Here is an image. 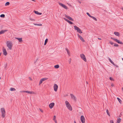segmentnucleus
Listing matches in <instances>:
<instances>
[{
	"instance_id": "8fccbe9b",
	"label": "nucleus",
	"mask_w": 123,
	"mask_h": 123,
	"mask_svg": "<svg viewBox=\"0 0 123 123\" xmlns=\"http://www.w3.org/2000/svg\"><path fill=\"white\" fill-rule=\"evenodd\" d=\"M114 66H115L117 67H118V66H117V65H114Z\"/></svg>"
},
{
	"instance_id": "5fc2aeb1",
	"label": "nucleus",
	"mask_w": 123,
	"mask_h": 123,
	"mask_svg": "<svg viewBox=\"0 0 123 123\" xmlns=\"http://www.w3.org/2000/svg\"><path fill=\"white\" fill-rule=\"evenodd\" d=\"M121 9H122V10L123 11V8H122Z\"/></svg>"
},
{
	"instance_id": "1a4fd4ad",
	"label": "nucleus",
	"mask_w": 123,
	"mask_h": 123,
	"mask_svg": "<svg viewBox=\"0 0 123 123\" xmlns=\"http://www.w3.org/2000/svg\"><path fill=\"white\" fill-rule=\"evenodd\" d=\"M78 37L80 39V40L82 42H85V40H84L83 38L81 36L78 34H77Z\"/></svg>"
},
{
	"instance_id": "de8ad7c7",
	"label": "nucleus",
	"mask_w": 123,
	"mask_h": 123,
	"mask_svg": "<svg viewBox=\"0 0 123 123\" xmlns=\"http://www.w3.org/2000/svg\"><path fill=\"white\" fill-rule=\"evenodd\" d=\"M34 25H38V24H35L34 23Z\"/></svg>"
},
{
	"instance_id": "a211bd4d",
	"label": "nucleus",
	"mask_w": 123,
	"mask_h": 123,
	"mask_svg": "<svg viewBox=\"0 0 123 123\" xmlns=\"http://www.w3.org/2000/svg\"><path fill=\"white\" fill-rule=\"evenodd\" d=\"M56 116H54L53 117V120L54 121L55 123H57V121L55 119Z\"/></svg>"
},
{
	"instance_id": "a878e982",
	"label": "nucleus",
	"mask_w": 123,
	"mask_h": 123,
	"mask_svg": "<svg viewBox=\"0 0 123 123\" xmlns=\"http://www.w3.org/2000/svg\"><path fill=\"white\" fill-rule=\"evenodd\" d=\"M91 18H92L94 20H95V21H97V19L95 18L94 17L92 16L91 17Z\"/></svg>"
},
{
	"instance_id": "864d4df0",
	"label": "nucleus",
	"mask_w": 123,
	"mask_h": 123,
	"mask_svg": "<svg viewBox=\"0 0 123 123\" xmlns=\"http://www.w3.org/2000/svg\"><path fill=\"white\" fill-rule=\"evenodd\" d=\"M74 123H76L75 121H74Z\"/></svg>"
},
{
	"instance_id": "c85d7f7f",
	"label": "nucleus",
	"mask_w": 123,
	"mask_h": 123,
	"mask_svg": "<svg viewBox=\"0 0 123 123\" xmlns=\"http://www.w3.org/2000/svg\"><path fill=\"white\" fill-rule=\"evenodd\" d=\"M117 99L118 100V101L121 104L122 103V101L121 100L118 98H117Z\"/></svg>"
},
{
	"instance_id": "79ce46f5",
	"label": "nucleus",
	"mask_w": 123,
	"mask_h": 123,
	"mask_svg": "<svg viewBox=\"0 0 123 123\" xmlns=\"http://www.w3.org/2000/svg\"><path fill=\"white\" fill-rule=\"evenodd\" d=\"M65 17L66 18H68V17L69 16H68L66 14H65Z\"/></svg>"
},
{
	"instance_id": "4468645a",
	"label": "nucleus",
	"mask_w": 123,
	"mask_h": 123,
	"mask_svg": "<svg viewBox=\"0 0 123 123\" xmlns=\"http://www.w3.org/2000/svg\"><path fill=\"white\" fill-rule=\"evenodd\" d=\"M7 31L8 30H2L0 31V34H3L5 32H7Z\"/></svg>"
},
{
	"instance_id": "58836bf2",
	"label": "nucleus",
	"mask_w": 123,
	"mask_h": 123,
	"mask_svg": "<svg viewBox=\"0 0 123 123\" xmlns=\"http://www.w3.org/2000/svg\"><path fill=\"white\" fill-rule=\"evenodd\" d=\"M7 66V64H6V65H5V67H4V68H5L6 70V69Z\"/></svg>"
},
{
	"instance_id": "a19ab883",
	"label": "nucleus",
	"mask_w": 123,
	"mask_h": 123,
	"mask_svg": "<svg viewBox=\"0 0 123 123\" xmlns=\"http://www.w3.org/2000/svg\"><path fill=\"white\" fill-rule=\"evenodd\" d=\"M109 79L111 80H113V79L112 77H110L109 78Z\"/></svg>"
},
{
	"instance_id": "a18cd8bd",
	"label": "nucleus",
	"mask_w": 123,
	"mask_h": 123,
	"mask_svg": "<svg viewBox=\"0 0 123 123\" xmlns=\"http://www.w3.org/2000/svg\"><path fill=\"white\" fill-rule=\"evenodd\" d=\"M30 20H31V21H33V20H34L32 18H30Z\"/></svg>"
},
{
	"instance_id": "f704fd0d",
	"label": "nucleus",
	"mask_w": 123,
	"mask_h": 123,
	"mask_svg": "<svg viewBox=\"0 0 123 123\" xmlns=\"http://www.w3.org/2000/svg\"><path fill=\"white\" fill-rule=\"evenodd\" d=\"M43 82V81L42 80H41V79L39 82V85L41 84Z\"/></svg>"
},
{
	"instance_id": "7ed1b4c3",
	"label": "nucleus",
	"mask_w": 123,
	"mask_h": 123,
	"mask_svg": "<svg viewBox=\"0 0 123 123\" xmlns=\"http://www.w3.org/2000/svg\"><path fill=\"white\" fill-rule=\"evenodd\" d=\"M1 111L2 114V117L3 118H4L6 115V111L4 108H1Z\"/></svg>"
},
{
	"instance_id": "603ef678",
	"label": "nucleus",
	"mask_w": 123,
	"mask_h": 123,
	"mask_svg": "<svg viewBox=\"0 0 123 123\" xmlns=\"http://www.w3.org/2000/svg\"><path fill=\"white\" fill-rule=\"evenodd\" d=\"M98 39H99V40H101V39L100 38H98Z\"/></svg>"
},
{
	"instance_id": "2f4dec72",
	"label": "nucleus",
	"mask_w": 123,
	"mask_h": 123,
	"mask_svg": "<svg viewBox=\"0 0 123 123\" xmlns=\"http://www.w3.org/2000/svg\"><path fill=\"white\" fill-rule=\"evenodd\" d=\"M0 17L2 18H4L5 17V15L4 14H2L0 15Z\"/></svg>"
},
{
	"instance_id": "3c124183",
	"label": "nucleus",
	"mask_w": 123,
	"mask_h": 123,
	"mask_svg": "<svg viewBox=\"0 0 123 123\" xmlns=\"http://www.w3.org/2000/svg\"><path fill=\"white\" fill-rule=\"evenodd\" d=\"M78 2H79V3L80 4L81 3V2L80 1H78Z\"/></svg>"
},
{
	"instance_id": "393cba45",
	"label": "nucleus",
	"mask_w": 123,
	"mask_h": 123,
	"mask_svg": "<svg viewBox=\"0 0 123 123\" xmlns=\"http://www.w3.org/2000/svg\"><path fill=\"white\" fill-rule=\"evenodd\" d=\"M48 41V39L47 38L46 39V40H45V42H44V45H45L46 44V43H47Z\"/></svg>"
},
{
	"instance_id": "20e7f679",
	"label": "nucleus",
	"mask_w": 123,
	"mask_h": 123,
	"mask_svg": "<svg viewBox=\"0 0 123 123\" xmlns=\"http://www.w3.org/2000/svg\"><path fill=\"white\" fill-rule=\"evenodd\" d=\"M80 57L85 62H86V60L85 55L83 54L80 55Z\"/></svg>"
},
{
	"instance_id": "e433bc0d",
	"label": "nucleus",
	"mask_w": 123,
	"mask_h": 123,
	"mask_svg": "<svg viewBox=\"0 0 123 123\" xmlns=\"http://www.w3.org/2000/svg\"><path fill=\"white\" fill-rule=\"evenodd\" d=\"M71 60V58H70L68 60V61L69 64H70Z\"/></svg>"
},
{
	"instance_id": "6ab92c4d",
	"label": "nucleus",
	"mask_w": 123,
	"mask_h": 123,
	"mask_svg": "<svg viewBox=\"0 0 123 123\" xmlns=\"http://www.w3.org/2000/svg\"><path fill=\"white\" fill-rule=\"evenodd\" d=\"M109 60L110 62L113 64V65H115V64L114 63V62L111 60V59L110 58H109Z\"/></svg>"
},
{
	"instance_id": "6e6552de",
	"label": "nucleus",
	"mask_w": 123,
	"mask_h": 123,
	"mask_svg": "<svg viewBox=\"0 0 123 123\" xmlns=\"http://www.w3.org/2000/svg\"><path fill=\"white\" fill-rule=\"evenodd\" d=\"M59 5H60L61 6L63 7L65 9H68V7L67 6L64 5V4L61 3H59Z\"/></svg>"
},
{
	"instance_id": "423d86ee",
	"label": "nucleus",
	"mask_w": 123,
	"mask_h": 123,
	"mask_svg": "<svg viewBox=\"0 0 123 123\" xmlns=\"http://www.w3.org/2000/svg\"><path fill=\"white\" fill-rule=\"evenodd\" d=\"M80 120L82 123H85V118L82 115L81 116Z\"/></svg>"
},
{
	"instance_id": "6e6d98bb",
	"label": "nucleus",
	"mask_w": 123,
	"mask_h": 123,
	"mask_svg": "<svg viewBox=\"0 0 123 123\" xmlns=\"http://www.w3.org/2000/svg\"><path fill=\"white\" fill-rule=\"evenodd\" d=\"M122 90L123 91V87L122 88Z\"/></svg>"
},
{
	"instance_id": "13d9d810",
	"label": "nucleus",
	"mask_w": 123,
	"mask_h": 123,
	"mask_svg": "<svg viewBox=\"0 0 123 123\" xmlns=\"http://www.w3.org/2000/svg\"><path fill=\"white\" fill-rule=\"evenodd\" d=\"M40 111H41V112H43V111H41V110H40Z\"/></svg>"
},
{
	"instance_id": "49530a36",
	"label": "nucleus",
	"mask_w": 123,
	"mask_h": 123,
	"mask_svg": "<svg viewBox=\"0 0 123 123\" xmlns=\"http://www.w3.org/2000/svg\"><path fill=\"white\" fill-rule=\"evenodd\" d=\"M42 14V13L38 12V15H41Z\"/></svg>"
},
{
	"instance_id": "f8f14e48",
	"label": "nucleus",
	"mask_w": 123,
	"mask_h": 123,
	"mask_svg": "<svg viewBox=\"0 0 123 123\" xmlns=\"http://www.w3.org/2000/svg\"><path fill=\"white\" fill-rule=\"evenodd\" d=\"M64 20H65L66 21H67L68 22V23H69L70 24L72 25L73 24V23L72 22L68 20L67 19L65 18H64Z\"/></svg>"
},
{
	"instance_id": "b1692460",
	"label": "nucleus",
	"mask_w": 123,
	"mask_h": 123,
	"mask_svg": "<svg viewBox=\"0 0 123 123\" xmlns=\"http://www.w3.org/2000/svg\"><path fill=\"white\" fill-rule=\"evenodd\" d=\"M54 68H58L59 67V66L58 65H56L54 66Z\"/></svg>"
},
{
	"instance_id": "4be33fe9",
	"label": "nucleus",
	"mask_w": 123,
	"mask_h": 123,
	"mask_svg": "<svg viewBox=\"0 0 123 123\" xmlns=\"http://www.w3.org/2000/svg\"><path fill=\"white\" fill-rule=\"evenodd\" d=\"M66 50L67 51L68 55L70 56V54L69 51L67 48L66 49Z\"/></svg>"
},
{
	"instance_id": "473e14b6",
	"label": "nucleus",
	"mask_w": 123,
	"mask_h": 123,
	"mask_svg": "<svg viewBox=\"0 0 123 123\" xmlns=\"http://www.w3.org/2000/svg\"><path fill=\"white\" fill-rule=\"evenodd\" d=\"M34 12L36 14L38 15V11H36L34 10Z\"/></svg>"
},
{
	"instance_id": "f03ea898",
	"label": "nucleus",
	"mask_w": 123,
	"mask_h": 123,
	"mask_svg": "<svg viewBox=\"0 0 123 123\" xmlns=\"http://www.w3.org/2000/svg\"><path fill=\"white\" fill-rule=\"evenodd\" d=\"M65 103L66 106L67 108L70 110L72 111V108L69 103L67 101L65 102Z\"/></svg>"
},
{
	"instance_id": "dca6fc26",
	"label": "nucleus",
	"mask_w": 123,
	"mask_h": 123,
	"mask_svg": "<svg viewBox=\"0 0 123 123\" xmlns=\"http://www.w3.org/2000/svg\"><path fill=\"white\" fill-rule=\"evenodd\" d=\"M114 34L117 36L119 37L120 36L119 33L118 32L115 31L114 32Z\"/></svg>"
},
{
	"instance_id": "09e8293b",
	"label": "nucleus",
	"mask_w": 123,
	"mask_h": 123,
	"mask_svg": "<svg viewBox=\"0 0 123 123\" xmlns=\"http://www.w3.org/2000/svg\"><path fill=\"white\" fill-rule=\"evenodd\" d=\"M111 86H114V85L113 84H112L111 85Z\"/></svg>"
},
{
	"instance_id": "2eb2a0df",
	"label": "nucleus",
	"mask_w": 123,
	"mask_h": 123,
	"mask_svg": "<svg viewBox=\"0 0 123 123\" xmlns=\"http://www.w3.org/2000/svg\"><path fill=\"white\" fill-rule=\"evenodd\" d=\"M15 38L16 39H18L19 42H22V38H19L18 37H15Z\"/></svg>"
},
{
	"instance_id": "c03bdc74",
	"label": "nucleus",
	"mask_w": 123,
	"mask_h": 123,
	"mask_svg": "<svg viewBox=\"0 0 123 123\" xmlns=\"http://www.w3.org/2000/svg\"><path fill=\"white\" fill-rule=\"evenodd\" d=\"M38 26H41L42 25V24H38V25H37Z\"/></svg>"
},
{
	"instance_id": "f257e3e1",
	"label": "nucleus",
	"mask_w": 123,
	"mask_h": 123,
	"mask_svg": "<svg viewBox=\"0 0 123 123\" xmlns=\"http://www.w3.org/2000/svg\"><path fill=\"white\" fill-rule=\"evenodd\" d=\"M7 46L10 50H11L12 46L13 44L11 41H7L6 42Z\"/></svg>"
},
{
	"instance_id": "0eeeda50",
	"label": "nucleus",
	"mask_w": 123,
	"mask_h": 123,
	"mask_svg": "<svg viewBox=\"0 0 123 123\" xmlns=\"http://www.w3.org/2000/svg\"><path fill=\"white\" fill-rule=\"evenodd\" d=\"M54 90L55 92H56L57 90L58 86L56 84H55L54 85Z\"/></svg>"
},
{
	"instance_id": "412c9836",
	"label": "nucleus",
	"mask_w": 123,
	"mask_h": 123,
	"mask_svg": "<svg viewBox=\"0 0 123 123\" xmlns=\"http://www.w3.org/2000/svg\"><path fill=\"white\" fill-rule=\"evenodd\" d=\"M74 29L77 31L79 29V28L77 27L76 26H74Z\"/></svg>"
},
{
	"instance_id": "37998d69",
	"label": "nucleus",
	"mask_w": 123,
	"mask_h": 123,
	"mask_svg": "<svg viewBox=\"0 0 123 123\" xmlns=\"http://www.w3.org/2000/svg\"><path fill=\"white\" fill-rule=\"evenodd\" d=\"M111 123H114L113 122L112 120L110 121Z\"/></svg>"
},
{
	"instance_id": "9b49d317",
	"label": "nucleus",
	"mask_w": 123,
	"mask_h": 123,
	"mask_svg": "<svg viewBox=\"0 0 123 123\" xmlns=\"http://www.w3.org/2000/svg\"><path fill=\"white\" fill-rule=\"evenodd\" d=\"M55 105V103H52L50 104L49 105V107L50 109H52L53 108Z\"/></svg>"
},
{
	"instance_id": "f3484780",
	"label": "nucleus",
	"mask_w": 123,
	"mask_h": 123,
	"mask_svg": "<svg viewBox=\"0 0 123 123\" xmlns=\"http://www.w3.org/2000/svg\"><path fill=\"white\" fill-rule=\"evenodd\" d=\"M22 92H26L27 93L30 94H32L33 92H32L29 91H23Z\"/></svg>"
},
{
	"instance_id": "c756f323",
	"label": "nucleus",
	"mask_w": 123,
	"mask_h": 123,
	"mask_svg": "<svg viewBox=\"0 0 123 123\" xmlns=\"http://www.w3.org/2000/svg\"><path fill=\"white\" fill-rule=\"evenodd\" d=\"M48 79V78H43L41 79V80H42L43 81H44V80H47Z\"/></svg>"
},
{
	"instance_id": "7c9ffc66",
	"label": "nucleus",
	"mask_w": 123,
	"mask_h": 123,
	"mask_svg": "<svg viewBox=\"0 0 123 123\" xmlns=\"http://www.w3.org/2000/svg\"><path fill=\"white\" fill-rule=\"evenodd\" d=\"M10 4V3L9 2H6L5 4V6H7L8 5H9Z\"/></svg>"
},
{
	"instance_id": "bb28decb",
	"label": "nucleus",
	"mask_w": 123,
	"mask_h": 123,
	"mask_svg": "<svg viewBox=\"0 0 123 123\" xmlns=\"http://www.w3.org/2000/svg\"><path fill=\"white\" fill-rule=\"evenodd\" d=\"M77 31L78 32L80 33H82L81 30L80 28H79V29Z\"/></svg>"
},
{
	"instance_id": "4d7b16f0",
	"label": "nucleus",
	"mask_w": 123,
	"mask_h": 123,
	"mask_svg": "<svg viewBox=\"0 0 123 123\" xmlns=\"http://www.w3.org/2000/svg\"><path fill=\"white\" fill-rule=\"evenodd\" d=\"M1 55V53H0V56Z\"/></svg>"
},
{
	"instance_id": "ddd939ff",
	"label": "nucleus",
	"mask_w": 123,
	"mask_h": 123,
	"mask_svg": "<svg viewBox=\"0 0 123 123\" xmlns=\"http://www.w3.org/2000/svg\"><path fill=\"white\" fill-rule=\"evenodd\" d=\"M70 95L72 98L73 99L74 101H76V98L75 96L73 94H71Z\"/></svg>"
},
{
	"instance_id": "bf43d9fd",
	"label": "nucleus",
	"mask_w": 123,
	"mask_h": 123,
	"mask_svg": "<svg viewBox=\"0 0 123 123\" xmlns=\"http://www.w3.org/2000/svg\"><path fill=\"white\" fill-rule=\"evenodd\" d=\"M122 60H123V58H122Z\"/></svg>"
},
{
	"instance_id": "39448f33",
	"label": "nucleus",
	"mask_w": 123,
	"mask_h": 123,
	"mask_svg": "<svg viewBox=\"0 0 123 123\" xmlns=\"http://www.w3.org/2000/svg\"><path fill=\"white\" fill-rule=\"evenodd\" d=\"M111 38L114 40V41H115L117 43H118L122 44H123L122 42L120 41L119 40L117 39L116 38H114L112 37H111Z\"/></svg>"
},
{
	"instance_id": "ea45409f",
	"label": "nucleus",
	"mask_w": 123,
	"mask_h": 123,
	"mask_svg": "<svg viewBox=\"0 0 123 123\" xmlns=\"http://www.w3.org/2000/svg\"><path fill=\"white\" fill-rule=\"evenodd\" d=\"M109 43L111 44L112 45L113 44V43L111 41H110L109 42Z\"/></svg>"
},
{
	"instance_id": "9d476101",
	"label": "nucleus",
	"mask_w": 123,
	"mask_h": 123,
	"mask_svg": "<svg viewBox=\"0 0 123 123\" xmlns=\"http://www.w3.org/2000/svg\"><path fill=\"white\" fill-rule=\"evenodd\" d=\"M3 54L5 55L6 56L7 54V53L6 51V49L4 48V47H3Z\"/></svg>"
},
{
	"instance_id": "cd10ccee",
	"label": "nucleus",
	"mask_w": 123,
	"mask_h": 123,
	"mask_svg": "<svg viewBox=\"0 0 123 123\" xmlns=\"http://www.w3.org/2000/svg\"><path fill=\"white\" fill-rule=\"evenodd\" d=\"M10 90L11 91H15L16 90V89L14 88H11L10 89Z\"/></svg>"
},
{
	"instance_id": "5701e85b",
	"label": "nucleus",
	"mask_w": 123,
	"mask_h": 123,
	"mask_svg": "<svg viewBox=\"0 0 123 123\" xmlns=\"http://www.w3.org/2000/svg\"><path fill=\"white\" fill-rule=\"evenodd\" d=\"M67 18L70 20H71L72 21H74V20L71 17L69 16L68 17V18Z\"/></svg>"
},
{
	"instance_id": "c9c22d12",
	"label": "nucleus",
	"mask_w": 123,
	"mask_h": 123,
	"mask_svg": "<svg viewBox=\"0 0 123 123\" xmlns=\"http://www.w3.org/2000/svg\"><path fill=\"white\" fill-rule=\"evenodd\" d=\"M86 14L89 16L90 17H91L92 16L88 12H87Z\"/></svg>"
},
{
	"instance_id": "aec40b11",
	"label": "nucleus",
	"mask_w": 123,
	"mask_h": 123,
	"mask_svg": "<svg viewBox=\"0 0 123 123\" xmlns=\"http://www.w3.org/2000/svg\"><path fill=\"white\" fill-rule=\"evenodd\" d=\"M121 118H118L117 119V122L118 123H120L121 122Z\"/></svg>"
},
{
	"instance_id": "72a5a7b5",
	"label": "nucleus",
	"mask_w": 123,
	"mask_h": 123,
	"mask_svg": "<svg viewBox=\"0 0 123 123\" xmlns=\"http://www.w3.org/2000/svg\"><path fill=\"white\" fill-rule=\"evenodd\" d=\"M106 112L107 113V114L109 116H110V114L109 113V112L108 110H106Z\"/></svg>"
},
{
	"instance_id": "4c0bfd02",
	"label": "nucleus",
	"mask_w": 123,
	"mask_h": 123,
	"mask_svg": "<svg viewBox=\"0 0 123 123\" xmlns=\"http://www.w3.org/2000/svg\"><path fill=\"white\" fill-rule=\"evenodd\" d=\"M114 46H115V47H118L119 46H118V45L117 44H114Z\"/></svg>"
}]
</instances>
